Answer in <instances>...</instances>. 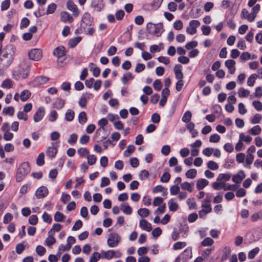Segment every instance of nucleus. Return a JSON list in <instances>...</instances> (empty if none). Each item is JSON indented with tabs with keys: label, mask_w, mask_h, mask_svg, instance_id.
I'll return each mask as SVG.
<instances>
[{
	"label": "nucleus",
	"mask_w": 262,
	"mask_h": 262,
	"mask_svg": "<svg viewBox=\"0 0 262 262\" xmlns=\"http://www.w3.org/2000/svg\"><path fill=\"white\" fill-rule=\"evenodd\" d=\"M186 202L190 209H196V204L193 199H188Z\"/></svg>",
	"instance_id": "0e129e2a"
},
{
	"label": "nucleus",
	"mask_w": 262,
	"mask_h": 262,
	"mask_svg": "<svg viewBox=\"0 0 262 262\" xmlns=\"http://www.w3.org/2000/svg\"><path fill=\"white\" fill-rule=\"evenodd\" d=\"M91 96L90 94H86L85 95L82 96L79 101V105L82 107H85L87 104V99L90 98Z\"/></svg>",
	"instance_id": "2f4dec72"
},
{
	"label": "nucleus",
	"mask_w": 262,
	"mask_h": 262,
	"mask_svg": "<svg viewBox=\"0 0 262 262\" xmlns=\"http://www.w3.org/2000/svg\"><path fill=\"white\" fill-rule=\"evenodd\" d=\"M92 6L96 11L100 12L104 7L103 1L93 0L92 3Z\"/></svg>",
	"instance_id": "4468645a"
},
{
	"label": "nucleus",
	"mask_w": 262,
	"mask_h": 262,
	"mask_svg": "<svg viewBox=\"0 0 262 262\" xmlns=\"http://www.w3.org/2000/svg\"><path fill=\"white\" fill-rule=\"evenodd\" d=\"M67 8L72 12V15L74 17H77L80 13V11L78 9L77 6L73 2L68 1L67 3Z\"/></svg>",
	"instance_id": "f8f14e48"
},
{
	"label": "nucleus",
	"mask_w": 262,
	"mask_h": 262,
	"mask_svg": "<svg viewBox=\"0 0 262 262\" xmlns=\"http://www.w3.org/2000/svg\"><path fill=\"white\" fill-rule=\"evenodd\" d=\"M135 146L133 145H129L128 146L127 149L123 152L124 157H129L135 150Z\"/></svg>",
	"instance_id": "c03bdc74"
},
{
	"label": "nucleus",
	"mask_w": 262,
	"mask_h": 262,
	"mask_svg": "<svg viewBox=\"0 0 262 262\" xmlns=\"http://www.w3.org/2000/svg\"><path fill=\"white\" fill-rule=\"evenodd\" d=\"M93 18L91 17L90 13L85 12L82 18V21L86 26H91L93 23Z\"/></svg>",
	"instance_id": "aec40b11"
},
{
	"label": "nucleus",
	"mask_w": 262,
	"mask_h": 262,
	"mask_svg": "<svg viewBox=\"0 0 262 262\" xmlns=\"http://www.w3.org/2000/svg\"><path fill=\"white\" fill-rule=\"evenodd\" d=\"M66 216L60 212H56L54 216V219L56 222H62L64 220Z\"/></svg>",
	"instance_id": "a18cd8bd"
},
{
	"label": "nucleus",
	"mask_w": 262,
	"mask_h": 262,
	"mask_svg": "<svg viewBox=\"0 0 262 262\" xmlns=\"http://www.w3.org/2000/svg\"><path fill=\"white\" fill-rule=\"evenodd\" d=\"M212 187L215 190H220L225 188V183L222 181H216L212 183Z\"/></svg>",
	"instance_id": "4c0bfd02"
},
{
	"label": "nucleus",
	"mask_w": 262,
	"mask_h": 262,
	"mask_svg": "<svg viewBox=\"0 0 262 262\" xmlns=\"http://www.w3.org/2000/svg\"><path fill=\"white\" fill-rule=\"evenodd\" d=\"M54 234H52V231H49L48 232V237L47 238L45 241V244L50 247L52 245L55 243L56 239L53 236Z\"/></svg>",
	"instance_id": "393cba45"
},
{
	"label": "nucleus",
	"mask_w": 262,
	"mask_h": 262,
	"mask_svg": "<svg viewBox=\"0 0 262 262\" xmlns=\"http://www.w3.org/2000/svg\"><path fill=\"white\" fill-rule=\"evenodd\" d=\"M261 130V128L259 125H255L248 130V133L251 135L256 136L260 134Z\"/></svg>",
	"instance_id": "c756f323"
},
{
	"label": "nucleus",
	"mask_w": 262,
	"mask_h": 262,
	"mask_svg": "<svg viewBox=\"0 0 262 262\" xmlns=\"http://www.w3.org/2000/svg\"><path fill=\"white\" fill-rule=\"evenodd\" d=\"M64 105V101L60 98H57L54 102V105L57 109H61Z\"/></svg>",
	"instance_id": "37998d69"
},
{
	"label": "nucleus",
	"mask_w": 262,
	"mask_h": 262,
	"mask_svg": "<svg viewBox=\"0 0 262 262\" xmlns=\"http://www.w3.org/2000/svg\"><path fill=\"white\" fill-rule=\"evenodd\" d=\"M28 56L30 59L38 61L42 57V51L39 49H33L29 52Z\"/></svg>",
	"instance_id": "9d476101"
},
{
	"label": "nucleus",
	"mask_w": 262,
	"mask_h": 262,
	"mask_svg": "<svg viewBox=\"0 0 262 262\" xmlns=\"http://www.w3.org/2000/svg\"><path fill=\"white\" fill-rule=\"evenodd\" d=\"M49 80V78L46 76H41L36 77L34 80V84L35 85H40L46 83Z\"/></svg>",
	"instance_id": "5701e85b"
},
{
	"label": "nucleus",
	"mask_w": 262,
	"mask_h": 262,
	"mask_svg": "<svg viewBox=\"0 0 262 262\" xmlns=\"http://www.w3.org/2000/svg\"><path fill=\"white\" fill-rule=\"evenodd\" d=\"M133 78L134 76L131 73H127L123 75L121 80L122 82L126 84L129 80L132 79Z\"/></svg>",
	"instance_id": "4d7b16f0"
},
{
	"label": "nucleus",
	"mask_w": 262,
	"mask_h": 262,
	"mask_svg": "<svg viewBox=\"0 0 262 262\" xmlns=\"http://www.w3.org/2000/svg\"><path fill=\"white\" fill-rule=\"evenodd\" d=\"M31 92L28 90H25L20 94V99L23 101H27L31 96Z\"/></svg>",
	"instance_id": "c85d7f7f"
},
{
	"label": "nucleus",
	"mask_w": 262,
	"mask_h": 262,
	"mask_svg": "<svg viewBox=\"0 0 262 262\" xmlns=\"http://www.w3.org/2000/svg\"><path fill=\"white\" fill-rule=\"evenodd\" d=\"M78 154L81 157H84L85 156H88V155L90 154V152L88 149L86 148H80L77 151Z\"/></svg>",
	"instance_id": "5fc2aeb1"
},
{
	"label": "nucleus",
	"mask_w": 262,
	"mask_h": 262,
	"mask_svg": "<svg viewBox=\"0 0 262 262\" xmlns=\"http://www.w3.org/2000/svg\"><path fill=\"white\" fill-rule=\"evenodd\" d=\"M86 114L84 112L80 113L78 115V121L81 124H84L87 121Z\"/></svg>",
	"instance_id": "79ce46f5"
},
{
	"label": "nucleus",
	"mask_w": 262,
	"mask_h": 262,
	"mask_svg": "<svg viewBox=\"0 0 262 262\" xmlns=\"http://www.w3.org/2000/svg\"><path fill=\"white\" fill-rule=\"evenodd\" d=\"M257 77V76L255 74H253L251 75L247 80V84L249 86H252L255 81L256 78Z\"/></svg>",
	"instance_id": "8fccbe9b"
},
{
	"label": "nucleus",
	"mask_w": 262,
	"mask_h": 262,
	"mask_svg": "<svg viewBox=\"0 0 262 262\" xmlns=\"http://www.w3.org/2000/svg\"><path fill=\"white\" fill-rule=\"evenodd\" d=\"M231 178V176L228 173H221L220 174L217 178V181H222L225 183V182L227 181L230 180Z\"/></svg>",
	"instance_id": "e433bc0d"
},
{
	"label": "nucleus",
	"mask_w": 262,
	"mask_h": 262,
	"mask_svg": "<svg viewBox=\"0 0 262 262\" xmlns=\"http://www.w3.org/2000/svg\"><path fill=\"white\" fill-rule=\"evenodd\" d=\"M121 238L117 233H112L109 234L107 240L108 246L111 248L116 247L121 242Z\"/></svg>",
	"instance_id": "0eeeda50"
},
{
	"label": "nucleus",
	"mask_w": 262,
	"mask_h": 262,
	"mask_svg": "<svg viewBox=\"0 0 262 262\" xmlns=\"http://www.w3.org/2000/svg\"><path fill=\"white\" fill-rule=\"evenodd\" d=\"M81 40L80 37H77L70 39L69 41V45L71 48L75 47Z\"/></svg>",
	"instance_id": "3c124183"
},
{
	"label": "nucleus",
	"mask_w": 262,
	"mask_h": 262,
	"mask_svg": "<svg viewBox=\"0 0 262 262\" xmlns=\"http://www.w3.org/2000/svg\"><path fill=\"white\" fill-rule=\"evenodd\" d=\"M2 57L0 58V66L3 68H7L13 60L14 54L13 48L9 46L5 47L2 52Z\"/></svg>",
	"instance_id": "f257e3e1"
},
{
	"label": "nucleus",
	"mask_w": 262,
	"mask_h": 262,
	"mask_svg": "<svg viewBox=\"0 0 262 262\" xmlns=\"http://www.w3.org/2000/svg\"><path fill=\"white\" fill-rule=\"evenodd\" d=\"M146 29L149 34L157 37L160 36L164 31L162 23L154 24L149 23L146 26Z\"/></svg>",
	"instance_id": "20e7f679"
},
{
	"label": "nucleus",
	"mask_w": 262,
	"mask_h": 262,
	"mask_svg": "<svg viewBox=\"0 0 262 262\" xmlns=\"http://www.w3.org/2000/svg\"><path fill=\"white\" fill-rule=\"evenodd\" d=\"M237 94L239 97H247L250 94V91L243 88H240L238 89Z\"/></svg>",
	"instance_id": "72a5a7b5"
},
{
	"label": "nucleus",
	"mask_w": 262,
	"mask_h": 262,
	"mask_svg": "<svg viewBox=\"0 0 262 262\" xmlns=\"http://www.w3.org/2000/svg\"><path fill=\"white\" fill-rule=\"evenodd\" d=\"M53 54L57 58L63 57L66 54L65 48L62 46L57 47L54 50Z\"/></svg>",
	"instance_id": "412c9836"
},
{
	"label": "nucleus",
	"mask_w": 262,
	"mask_h": 262,
	"mask_svg": "<svg viewBox=\"0 0 262 262\" xmlns=\"http://www.w3.org/2000/svg\"><path fill=\"white\" fill-rule=\"evenodd\" d=\"M214 243L213 240L210 237L205 238L201 243V245L204 247L210 246Z\"/></svg>",
	"instance_id": "6e6d98bb"
},
{
	"label": "nucleus",
	"mask_w": 262,
	"mask_h": 262,
	"mask_svg": "<svg viewBox=\"0 0 262 262\" xmlns=\"http://www.w3.org/2000/svg\"><path fill=\"white\" fill-rule=\"evenodd\" d=\"M57 6L54 3H52L48 5L47 10L46 11L47 14H53L56 10Z\"/></svg>",
	"instance_id": "603ef678"
},
{
	"label": "nucleus",
	"mask_w": 262,
	"mask_h": 262,
	"mask_svg": "<svg viewBox=\"0 0 262 262\" xmlns=\"http://www.w3.org/2000/svg\"><path fill=\"white\" fill-rule=\"evenodd\" d=\"M12 86V82L10 79H6L2 82V87L6 89H10Z\"/></svg>",
	"instance_id": "774afa93"
},
{
	"label": "nucleus",
	"mask_w": 262,
	"mask_h": 262,
	"mask_svg": "<svg viewBox=\"0 0 262 262\" xmlns=\"http://www.w3.org/2000/svg\"><path fill=\"white\" fill-rule=\"evenodd\" d=\"M259 4H256L252 9L251 12H249L246 9H244L242 12L243 16L247 19L249 22H252L257 16V14L260 10Z\"/></svg>",
	"instance_id": "39448f33"
},
{
	"label": "nucleus",
	"mask_w": 262,
	"mask_h": 262,
	"mask_svg": "<svg viewBox=\"0 0 262 262\" xmlns=\"http://www.w3.org/2000/svg\"><path fill=\"white\" fill-rule=\"evenodd\" d=\"M139 226L143 230L149 232L151 230L152 227L151 224L146 220L142 219L139 222Z\"/></svg>",
	"instance_id": "6ab92c4d"
},
{
	"label": "nucleus",
	"mask_w": 262,
	"mask_h": 262,
	"mask_svg": "<svg viewBox=\"0 0 262 262\" xmlns=\"http://www.w3.org/2000/svg\"><path fill=\"white\" fill-rule=\"evenodd\" d=\"M259 249L258 247H256L252 250H250L248 255L249 259H253L255 256L259 252Z\"/></svg>",
	"instance_id": "bf43d9fd"
},
{
	"label": "nucleus",
	"mask_w": 262,
	"mask_h": 262,
	"mask_svg": "<svg viewBox=\"0 0 262 262\" xmlns=\"http://www.w3.org/2000/svg\"><path fill=\"white\" fill-rule=\"evenodd\" d=\"M57 152V149L55 147H49L47 150L46 154L48 156L53 158L54 157Z\"/></svg>",
	"instance_id": "473e14b6"
},
{
	"label": "nucleus",
	"mask_w": 262,
	"mask_h": 262,
	"mask_svg": "<svg viewBox=\"0 0 262 262\" xmlns=\"http://www.w3.org/2000/svg\"><path fill=\"white\" fill-rule=\"evenodd\" d=\"M14 109L12 106L5 107L3 110V113L4 115H9L12 116L14 115Z\"/></svg>",
	"instance_id": "864d4df0"
},
{
	"label": "nucleus",
	"mask_w": 262,
	"mask_h": 262,
	"mask_svg": "<svg viewBox=\"0 0 262 262\" xmlns=\"http://www.w3.org/2000/svg\"><path fill=\"white\" fill-rule=\"evenodd\" d=\"M180 191V188L178 185H172L170 188V193L171 195H176Z\"/></svg>",
	"instance_id": "e2e57ef3"
},
{
	"label": "nucleus",
	"mask_w": 262,
	"mask_h": 262,
	"mask_svg": "<svg viewBox=\"0 0 262 262\" xmlns=\"http://www.w3.org/2000/svg\"><path fill=\"white\" fill-rule=\"evenodd\" d=\"M168 205L169 209L171 211H176L179 209V205L177 203L175 202L173 199H170L168 202Z\"/></svg>",
	"instance_id": "7c9ffc66"
},
{
	"label": "nucleus",
	"mask_w": 262,
	"mask_h": 262,
	"mask_svg": "<svg viewBox=\"0 0 262 262\" xmlns=\"http://www.w3.org/2000/svg\"><path fill=\"white\" fill-rule=\"evenodd\" d=\"M60 20L63 23L67 21L72 22L73 18L72 16L67 11H62L60 13Z\"/></svg>",
	"instance_id": "f3484780"
},
{
	"label": "nucleus",
	"mask_w": 262,
	"mask_h": 262,
	"mask_svg": "<svg viewBox=\"0 0 262 262\" xmlns=\"http://www.w3.org/2000/svg\"><path fill=\"white\" fill-rule=\"evenodd\" d=\"M121 210L123 213L129 215L132 212V208L128 204H121Z\"/></svg>",
	"instance_id": "a19ab883"
},
{
	"label": "nucleus",
	"mask_w": 262,
	"mask_h": 262,
	"mask_svg": "<svg viewBox=\"0 0 262 262\" xmlns=\"http://www.w3.org/2000/svg\"><path fill=\"white\" fill-rule=\"evenodd\" d=\"M196 174L197 171L195 169H190L186 171L185 176L188 179H193L196 177Z\"/></svg>",
	"instance_id": "f704fd0d"
},
{
	"label": "nucleus",
	"mask_w": 262,
	"mask_h": 262,
	"mask_svg": "<svg viewBox=\"0 0 262 262\" xmlns=\"http://www.w3.org/2000/svg\"><path fill=\"white\" fill-rule=\"evenodd\" d=\"M192 117V114L190 111H186L183 115L182 120L183 122L188 123L190 122Z\"/></svg>",
	"instance_id": "58836bf2"
},
{
	"label": "nucleus",
	"mask_w": 262,
	"mask_h": 262,
	"mask_svg": "<svg viewBox=\"0 0 262 262\" xmlns=\"http://www.w3.org/2000/svg\"><path fill=\"white\" fill-rule=\"evenodd\" d=\"M189 253V251L186 249L176 258L175 262H186L188 258Z\"/></svg>",
	"instance_id": "4be33fe9"
},
{
	"label": "nucleus",
	"mask_w": 262,
	"mask_h": 262,
	"mask_svg": "<svg viewBox=\"0 0 262 262\" xmlns=\"http://www.w3.org/2000/svg\"><path fill=\"white\" fill-rule=\"evenodd\" d=\"M186 246L185 242H178L173 245V249L175 250L181 249Z\"/></svg>",
	"instance_id": "052dcab7"
},
{
	"label": "nucleus",
	"mask_w": 262,
	"mask_h": 262,
	"mask_svg": "<svg viewBox=\"0 0 262 262\" xmlns=\"http://www.w3.org/2000/svg\"><path fill=\"white\" fill-rule=\"evenodd\" d=\"M202 209L199 211V215L200 217H204L207 213L210 212L212 210L210 203L209 200H205L202 204Z\"/></svg>",
	"instance_id": "6e6552de"
},
{
	"label": "nucleus",
	"mask_w": 262,
	"mask_h": 262,
	"mask_svg": "<svg viewBox=\"0 0 262 262\" xmlns=\"http://www.w3.org/2000/svg\"><path fill=\"white\" fill-rule=\"evenodd\" d=\"M209 183V182L205 179H201L197 181L196 187L198 190L203 189Z\"/></svg>",
	"instance_id": "cd10ccee"
},
{
	"label": "nucleus",
	"mask_w": 262,
	"mask_h": 262,
	"mask_svg": "<svg viewBox=\"0 0 262 262\" xmlns=\"http://www.w3.org/2000/svg\"><path fill=\"white\" fill-rule=\"evenodd\" d=\"M29 73V66L25 61H23L14 70L13 74L14 76H16V78L25 79L28 76Z\"/></svg>",
	"instance_id": "f03ea898"
},
{
	"label": "nucleus",
	"mask_w": 262,
	"mask_h": 262,
	"mask_svg": "<svg viewBox=\"0 0 262 262\" xmlns=\"http://www.w3.org/2000/svg\"><path fill=\"white\" fill-rule=\"evenodd\" d=\"M49 193L48 188L45 186H40L35 192V195L38 199L46 197Z\"/></svg>",
	"instance_id": "ddd939ff"
},
{
	"label": "nucleus",
	"mask_w": 262,
	"mask_h": 262,
	"mask_svg": "<svg viewBox=\"0 0 262 262\" xmlns=\"http://www.w3.org/2000/svg\"><path fill=\"white\" fill-rule=\"evenodd\" d=\"M102 258H105L107 259H112L113 257L119 258L121 256L122 254L119 251H115L114 250H109L107 251H101Z\"/></svg>",
	"instance_id": "1a4fd4ad"
},
{
	"label": "nucleus",
	"mask_w": 262,
	"mask_h": 262,
	"mask_svg": "<svg viewBox=\"0 0 262 262\" xmlns=\"http://www.w3.org/2000/svg\"><path fill=\"white\" fill-rule=\"evenodd\" d=\"M251 218L253 222H256L258 220H262V210L252 215Z\"/></svg>",
	"instance_id": "69168bd1"
},
{
	"label": "nucleus",
	"mask_w": 262,
	"mask_h": 262,
	"mask_svg": "<svg viewBox=\"0 0 262 262\" xmlns=\"http://www.w3.org/2000/svg\"><path fill=\"white\" fill-rule=\"evenodd\" d=\"M108 123V121L105 118L101 119L98 122V125L100 126L96 132V134L98 135L100 132L104 131V126Z\"/></svg>",
	"instance_id": "a878e982"
},
{
	"label": "nucleus",
	"mask_w": 262,
	"mask_h": 262,
	"mask_svg": "<svg viewBox=\"0 0 262 262\" xmlns=\"http://www.w3.org/2000/svg\"><path fill=\"white\" fill-rule=\"evenodd\" d=\"M46 249L42 246H37L36 248V252L39 256H43L46 253Z\"/></svg>",
	"instance_id": "338daca9"
},
{
	"label": "nucleus",
	"mask_w": 262,
	"mask_h": 262,
	"mask_svg": "<svg viewBox=\"0 0 262 262\" xmlns=\"http://www.w3.org/2000/svg\"><path fill=\"white\" fill-rule=\"evenodd\" d=\"M246 176L244 171L242 170H239L238 172L233 176L232 181L236 183H240L245 178Z\"/></svg>",
	"instance_id": "a211bd4d"
},
{
	"label": "nucleus",
	"mask_w": 262,
	"mask_h": 262,
	"mask_svg": "<svg viewBox=\"0 0 262 262\" xmlns=\"http://www.w3.org/2000/svg\"><path fill=\"white\" fill-rule=\"evenodd\" d=\"M256 148L254 145H251L247 150L246 158L244 167L250 168V165L253 163L254 156L253 154L255 152Z\"/></svg>",
	"instance_id": "423d86ee"
},
{
	"label": "nucleus",
	"mask_w": 262,
	"mask_h": 262,
	"mask_svg": "<svg viewBox=\"0 0 262 262\" xmlns=\"http://www.w3.org/2000/svg\"><path fill=\"white\" fill-rule=\"evenodd\" d=\"M246 156L244 153L240 152L236 155V161L238 163H243L246 160Z\"/></svg>",
	"instance_id": "09e8293b"
},
{
	"label": "nucleus",
	"mask_w": 262,
	"mask_h": 262,
	"mask_svg": "<svg viewBox=\"0 0 262 262\" xmlns=\"http://www.w3.org/2000/svg\"><path fill=\"white\" fill-rule=\"evenodd\" d=\"M89 67L90 70L93 72V75L94 77H97L99 76L100 73V70L94 63H90L89 64Z\"/></svg>",
	"instance_id": "bb28decb"
},
{
	"label": "nucleus",
	"mask_w": 262,
	"mask_h": 262,
	"mask_svg": "<svg viewBox=\"0 0 262 262\" xmlns=\"http://www.w3.org/2000/svg\"><path fill=\"white\" fill-rule=\"evenodd\" d=\"M182 67L181 64H177L173 69L176 77L178 80H183V74L182 72Z\"/></svg>",
	"instance_id": "dca6fc26"
},
{
	"label": "nucleus",
	"mask_w": 262,
	"mask_h": 262,
	"mask_svg": "<svg viewBox=\"0 0 262 262\" xmlns=\"http://www.w3.org/2000/svg\"><path fill=\"white\" fill-rule=\"evenodd\" d=\"M45 115V110L43 107H39L33 117L34 121L35 122H38L40 121Z\"/></svg>",
	"instance_id": "2eb2a0df"
},
{
	"label": "nucleus",
	"mask_w": 262,
	"mask_h": 262,
	"mask_svg": "<svg viewBox=\"0 0 262 262\" xmlns=\"http://www.w3.org/2000/svg\"><path fill=\"white\" fill-rule=\"evenodd\" d=\"M137 213L140 216L146 217L149 215V211L147 208H140L138 210Z\"/></svg>",
	"instance_id": "ea45409f"
},
{
	"label": "nucleus",
	"mask_w": 262,
	"mask_h": 262,
	"mask_svg": "<svg viewBox=\"0 0 262 262\" xmlns=\"http://www.w3.org/2000/svg\"><path fill=\"white\" fill-rule=\"evenodd\" d=\"M200 25V23L198 20H192L189 22V26L186 29L187 33L193 35L196 33V28Z\"/></svg>",
	"instance_id": "9b49d317"
},
{
	"label": "nucleus",
	"mask_w": 262,
	"mask_h": 262,
	"mask_svg": "<svg viewBox=\"0 0 262 262\" xmlns=\"http://www.w3.org/2000/svg\"><path fill=\"white\" fill-rule=\"evenodd\" d=\"M101 258H102L101 253L100 254L97 252H95L91 257L90 262H97Z\"/></svg>",
	"instance_id": "de8ad7c7"
},
{
	"label": "nucleus",
	"mask_w": 262,
	"mask_h": 262,
	"mask_svg": "<svg viewBox=\"0 0 262 262\" xmlns=\"http://www.w3.org/2000/svg\"><path fill=\"white\" fill-rule=\"evenodd\" d=\"M87 161L89 165H94L96 162L97 157L94 155H90L89 154L87 156Z\"/></svg>",
	"instance_id": "49530a36"
},
{
	"label": "nucleus",
	"mask_w": 262,
	"mask_h": 262,
	"mask_svg": "<svg viewBox=\"0 0 262 262\" xmlns=\"http://www.w3.org/2000/svg\"><path fill=\"white\" fill-rule=\"evenodd\" d=\"M75 116L74 112L70 109L67 110L65 114V119L68 121H72Z\"/></svg>",
	"instance_id": "c9c22d12"
},
{
	"label": "nucleus",
	"mask_w": 262,
	"mask_h": 262,
	"mask_svg": "<svg viewBox=\"0 0 262 262\" xmlns=\"http://www.w3.org/2000/svg\"><path fill=\"white\" fill-rule=\"evenodd\" d=\"M30 168L28 163L24 162L18 167L16 173V180L21 182L29 173Z\"/></svg>",
	"instance_id": "7ed1b4c3"
},
{
	"label": "nucleus",
	"mask_w": 262,
	"mask_h": 262,
	"mask_svg": "<svg viewBox=\"0 0 262 262\" xmlns=\"http://www.w3.org/2000/svg\"><path fill=\"white\" fill-rule=\"evenodd\" d=\"M239 139L243 141H244L247 143H249L252 140L251 137L249 135H245L244 134L242 133L239 135Z\"/></svg>",
	"instance_id": "13d9d810"
},
{
	"label": "nucleus",
	"mask_w": 262,
	"mask_h": 262,
	"mask_svg": "<svg viewBox=\"0 0 262 262\" xmlns=\"http://www.w3.org/2000/svg\"><path fill=\"white\" fill-rule=\"evenodd\" d=\"M207 167L211 170H215L219 168L218 164L213 161H209L207 163Z\"/></svg>",
	"instance_id": "680f3d73"
},
{
	"label": "nucleus",
	"mask_w": 262,
	"mask_h": 262,
	"mask_svg": "<svg viewBox=\"0 0 262 262\" xmlns=\"http://www.w3.org/2000/svg\"><path fill=\"white\" fill-rule=\"evenodd\" d=\"M194 184L190 183L188 182H184L181 184V188L183 190H187L191 192L193 190Z\"/></svg>",
	"instance_id": "b1692460"
}]
</instances>
